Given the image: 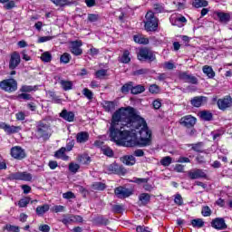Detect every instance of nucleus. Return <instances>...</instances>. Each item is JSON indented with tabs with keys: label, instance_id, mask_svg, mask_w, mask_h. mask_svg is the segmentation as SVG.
Here are the masks:
<instances>
[{
	"label": "nucleus",
	"instance_id": "f257e3e1",
	"mask_svg": "<svg viewBox=\"0 0 232 232\" xmlns=\"http://www.w3.org/2000/svg\"><path fill=\"white\" fill-rule=\"evenodd\" d=\"M111 140L125 148L151 146V130L132 107L116 111L109 129Z\"/></svg>",
	"mask_w": 232,
	"mask_h": 232
},
{
	"label": "nucleus",
	"instance_id": "f03ea898",
	"mask_svg": "<svg viewBox=\"0 0 232 232\" xmlns=\"http://www.w3.org/2000/svg\"><path fill=\"white\" fill-rule=\"evenodd\" d=\"M35 137L36 139H43V140H48L52 137V127L50 123L40 121L36 124L35 129Z\"/></svg>",
	"mask_w": 232,
	"mask_h": 232
},
{
	"label": "nucleus",
	"instance_id": "7ed1b4c3",
	"mask_svg": "<svg viewBox=\"0 0 232 232\" xmlns=\"http://www.w3.org/2000/svg\"><path fill=\"white\" fill-rule=\"evenodd\" d=\"M144 28L147 32H157L159 28V18L155 16L152 11L147 12L144 21Z\"/></svg>",
	"mask_w": 232,
	"mask_h": 232
},
{
	"label": "nucleus",
	"instance_id": "20e7f679",
	"mask_svg": "<svg viewBox=\"0 0 232 232\" xmlns=\"http://www.w3.org/2000/svg\"><path fill=\"white\" fill-rule=\"evenodd\" d=\"M0 88L7 93L17 92V81L13 78L3 80L0 82Z\"/></svg>",
	"mask_w": 232,
	"mask_h": 232
},
{
	"label": "nucleus",
	"instance_id": "39448f33",
	"mask_svg": "<svg viewBox=\"0 0 232 232\" xmlns=\"http://www.w3.org/2000/svg\"><path fill=\"white\" fill-rule=\"evenodd\" d=\"M138 59L139 61H148V63H153V61H157V56H155L153 51L148 48H142L138 53Z\"/></svg>",
	"mask_w": 232,
	"mask_h": 232
},
{
	"label": "nucleus",
	"instance_id": "423d86ee",
	"mask_svg": "<svg viewBox=\"0 0 232 232\" xmlns=\"http://www.w3.org/2000/svg\"><path fill=\"white\" fill-rule=\"evenodd\" d=\"M33 177L31 173H28L26 171L24 172H13L8 175L7 179L8 180H24L25 182H31Z\"/></svg>",
	"mask_w": 232,
	"mask_h": 232
},
{
	"label": "nucleus",
	"instance_id": "0eeeda50",
	"mask_svg": "<svg viewBox=\"0 0 232 232\" xmlns=\"http://www.w3.org/2000/svg\"><path fill=\"white\" fill-rule=\"evenodd\" d=\"M179 124L184 126V128H194L195 124H197V118L193 117L192 115L183 116L179 120Z\"/></svg>",
	"mask_w": 232,
	"mask_h": 232
},
{
	"label": "nucleus",
	"instance_id": "6e6552de",
	"mask_svg": "<svg viewBox=\"0 0 232 232\" xmlns=\"http://www.w3.org/2000/svg\"><path fill=\"white\" fill-rule=\"evenodd\" d=\"M150 178H133L130 179V182H133L134 184H144L143 189L145 191H153V185L149 184Z\"/></svg>",
	"mask_w": 232,
	"mask_h": 232
},
{
	"label": "nucleus",
	"instance_id": "1a4fd4ad",
	"mask_svg": "<svg viewBox=\"0 0 232 232\" xmlns=\"http://www.w3.org/2000/svg\"><path fill=\"white\" fill-rule=\"evenodd\" d=\"M211 227L214 229H218V231H222L224 229H227V224H226V220L224 218H216L211 221Z\"/></svg>",
	"mask_w": 232,
	"mask_h": 232
},
{
	"label": "nucleus",
	"instance_id": "9d476101",
	"mask_svg": "<svg viewBox=\"0 0 232 232\" xmlns=\"http://www.w3.org/2000/svg\"><path fill=\"white\" fill-rule=\"evenodd\" d=\"M114 193L118 198H128V197H131V195H133V191H131V189L124 187L116 188L114 189Z\"/></svg>",
	"mask_w": 232,
	"mask_h": 232
},
{
	"label": "nucleus",
	"instance_id": "9b49d317",
	"mask_svg": "<svg viewBox=\"0 0 232 232\" xmlns=\"http://www.w3.org/2000/svg\"><path fill=\"white\" fill-rule=\"evenodd\" d=\"M0 129L4 130V131H5V133H7V135H12L14 133H19L21 131V130H23L21 128V126H14V125L11 126L5 122L0 123Z\"/></svg>",
	"mask_w": 232,
	"mask_h": 232
},
{
	"label": "nucleus",
	"instance_id": "f8f14e48",
	"mask_svg": "<svg viewBox=\"0 0 232 232\" xmlns=\"http://www.w3.org/2000/svg\"><path fill=\"white\" fill-rule=\"evenodd\" d=\"M11 157H13V159H16L17 160H23V159L26 157V152H24L23 148L15 146L11 149Z\"/></svg>",
	"mask_w": 232,
	"mask_h": 232
},
{
	"label": "nucleus",
	"instance_id": "ddd939ff",
	"mask_svg": "<svg viewBox=\"0 0 232 232\" xmlns=\"http://www.w3.org/2000/svg\"><path fill=\"white\" fill-rule=\"evenodd\" d=\"M19 64H21V54L17 52H14L9 60V70H15Z\"/></svg>",
	"mask_w": 232,
	"mask_h": 232
},
{
	"label": "nucleus",
	"instance_id": "4468645a",
	"mask_svg": "<svg viewBox=\"0 0 232 232\" xmlns=\"http://www.w3.org/2000/svg\"><path fill=\"white\" fill-rule=\"evenodd\" d=\"M82 217L79 215H70L62 219L63 224L68 226V224H77L82 222Z\"/></svg>",
	"mask_w": 232,
	"mask_h": 232
},
{
	"label": "nucleus",
	"instance_id": "2eb2a0df",
	"mask_svg": "<svg viewBox=\"0 0 232 232\" xmlns=\"http://www.w3.org/2000/svg\"><path fill=\"white\" fill-rule=\"evenodd\" d=\"M188 175L189 179H191V180H197L198 179H208V174H206V172H204V170L200 169H196L192 171H188Z\"/></svg>",
	"mask_w": 232,
	"mask_h": 232
},
{
	"label": "nucleus",
	"instance_id": "dca6fc26",
	"mask_svg": "<svg viewBox=\"0 0 232 232\" xmlns=\"http://www.w3.org/2000/svg\"><path fill=\"white\" fill-rule=\"evenodd\" d=\"M107 170L109 173H115L116 175H126V169L115 163L109 165Z\"/></svg>",
	"mask_w": 232,
	"mask_h": 232
},
{
	"label": "nucleus",
	"instance_id": "f3484780",
	"mask_svg": "<svg viewBox=\"0 0 232 232\" xmlns=\"http://www.w3.org/2000/svg\"><path fill=\"white\" fill-rule=\"evenodd\" d=\"M81 46H82V42L81 40L71 42V53H72L73 55H82V49H81Z\"/></svg>",
	"mask_w": 232,
	"mask_h": 232
},
{
	"label": "nucleus",
	"instance_id": "a211bd4d",
	"mask_svg": "<svg viewBox=\"0 0 232 232\" xmlns=\"http://www.w3.org/2000/svg\"><path fill=\"white\" fill-rule=\"evenodd\" d=\"M218 106L219 108V110H222L223 111L225 110H227V108H231L232 106V98L231 96L223 98V99H219L218 101Z\"/></svg>",
	"mask_w": 232,
	"mask_h": 232
},
{
	"label": "nucleus",
	"instance_id": "6ab92c4d",
	"mask_svg": "<svg viewBox=\"0 0 232 232\" xmlns=\"http://www.w3.org/2000/svg\"><path fill=\"white\" fill-rule=\"evenodd\" d=\"M179 79L190 84H198V79L192 74H188V72L179 73Z\"/></svg>",
	"mask_w": 232,
	"mask_h": 232
},
{
	"label": "nucleus",
	"instance_id": "aec40b11",
	"mask_svg": "<svg viewBox=\"0 0 232 232\" xmlns=\"http://www.w3.org/2000/svg\"><path fill=\"white\" fill-rule=\"evenodd\" d=\"M204 102H208V97L205 96H196L191 99L190 104L194 106V108H200Z\"/></svg>",
	"mask_w": 232,
	"mask_h": 232
},
{
	"label": "nucleus",
	"instance_id": "412c9836",
	"mask_svg": "<svg viewBox=\"0 0 232 232\" xmlns=\"http://www.w3.org/2000/svg\"><path fill=\"white\" fill-rule=\"evenodd\" d=\"M60 117H62V119L64 121H67V122H73L75 119V113H73V111H68L66 109H63L60 113Z\"/></svg>",
	"mask_w": 232,
	"mask_h": 232
},
{
	"label": "nucleus",
	"instance_id": "4be33fe9",
	"mask_svg": "<svg viewBox=\"0 0 232 232\" xmlns=\"http://www.w3.org/2000/svg\"><path fill=\"white\" fill-rule=\"evenodd\" d=\"M90 140V134L87 131H81L76 134V142L84 144Z\"/></svg>",
	"mask_w": 232,
	"mask_h": 232
},
{
	"label": "nucleus",
	"instance_id": "5701e85b",
	"mask_svg": "<svg viewBox=\"0 0 232 232\" xmlns=\"http://www.w3.org/2000/svg\"><path fill=\"white\" fill-rule=\"evenodd\" d=\"M215 15L219 19L220 23H229L231 21V14L224 12H215Z\"/></svg>",
	"mask_w": 232,
	"mask_h": 232
},
{
	"label": "nucleus",
	"instance_id": "b1692460",
	"mask_svg": "<svg viewBox=\"0 0 232 232\" xmlns=\"http://www.w3.org/2000/svg\"><path fill=\"white\" fill-rule=\"evenodd\" d=\"M93 223L95 226H108V224H110V219L104 216H98L93 218Z\"/></svg>",
	"mask_w": 232,
	"mask_h": 232
},
{
	"label": "nucleus",
	"instance_id": "393cba45",
	"mask_svg": "<svg viewBox=\"0 0 232 232\" xmlns=\"http://www.w3.org/2000/svg\"><path fill=\"white\" fill-rule=\"evenodd\" d=\"M188 146L191 147V150L193 151H196V153H204V142L199 141L198 143H192Z\"/></svg>",
	"mask_w": 232,
	"mask_h": 232
},
{
	"label": "nucleus",
	"instance_id": "a878e982",
	"mask_svg": "<svg viewBox=\"0 0 232 232\" xmlns=\"http://www.w3.org/2000/svg\"><path fill=\"white\" fill-rule=\"evenodd\" d=\"M139 200L141 203V206H148L151 200V196L148 193H141L139 196Z\"/></svg>",
	"mask_w": 232,
	"mask_h": 232
},
{
	"label": "nucleus",
	"instance_id": "bb28decb",
	"mask_svg": "<svg viewBox=\"0 0 232 232\" xmlns=\"http://www.w3.org/2000/svg\"><path fill=\"white\" fill-rule=\"evenodd\" d=\"M203 73L208 77V79H213L215 77V71L213 67L209 65H204L202 68Z\"/></svg>",
	"mask_w": 232,
	"mask_h": 232
},
{
	"label": "nucleus",
	"instance_id": "cd10ccee",
	"mask_svg": "<svg viewBox=\"0 0 232 232\" xmlns=\"http://www.w3.org/2000/svg\"><path fill=\"white\" fill-rule=\"evenodd\" d=\"M122 162L126 166H134L135 162H137V160L135 159V156H133V155L124 156L122 158Z\"/></svg>",
	"mask_w": 232,
	"mask_h": 232
},
{
	"label": "nucleus",
	"instance_id": "c85d7f7f",
	"mask_svg": "<svg viewBox=\"0 0 232 232\" xmlns=\"http://www.w3.org/2000/svg\"><path fill=\"white\" fill-rule=\"evenodd\" d=\"M132 88H133V82H129L125 84H123L121 88V93H123L124 95H128V93H131L132 92Z\"/></svg>",
	"mask_w": 232,
	"mask_h": 232
},
{
	"label": "nucleus",
	"instance_id": "c756f323",
	"mask_svg": "<svg viewBox=\"0 0 232 232\" xmlns=\"http://www.w3.org/2000/svg\"><path fill=\"white\" fill-rule=\"evenodd\" d=\"M47 211H50V205L48 204H44L36 208V215H38V217H43V215L47 213Z\"/></svg>",
	"mask_w": 232,
	"mask_h": 232
},
{
	"label": "nucleus",
	"instance_id": "7c9ffc66",
	"mask_svg": "<svg viewBox=\"0 0 232 232\" xmlns=\"http://www.w3.org/2000/svg\"><path fill=\"white\" fill-rule=\"evenodd\" d=\"M199 117L202 121H213V113H211L209 111H200Z\"/></svg>",
	"mask_w": 232,
	"mask_h": 232
},
{
	"label": "nucleus",
	"instance_id": "2f4dec72",
	"mask_svg": "<svg viewBox=\"0 0 232 232\" xmlns=\"http://www.w3.org/2000/svg\"><path fill=\"white\" fill-rule=\"evenodd\" d=\"M20 92L21 93H31V92H37V85H22Z\"/></svg>",
	"mask_w": 232,
	"mask_h": 232
},
{
	"label": "nucleus",
	"instance_id": "473e14b6",
	"mask_svg": "<svg viewBox=\"0 0 232 232\" xmlns=\"http://www.w3.org/2000/svg\"><path fill=\"white\" fill-rule=\"evenodd\" d=\"M209 3L207 0H194L192 6L195 8H206Z\"/></svg>",
	"mask_w": 232,
	"mask_h": 232
},
{
	"label": "nucleus",
	"instance_id": "72a5a7b5",
	"mask_svg": "<svg viewBox=\"0 0 232 232\" xmlns=\"http://www.w3.org/2000/svg\"><path fill=\"white\" fill-rule=\"evenodd\" d=\"M143 92H146V88L142 85H136L135 83H132V95H139V93H143Z\"/></svg>",
	"mask_w": 232,
	"mask_h": 232
},
{
	"label": "nucleus",
	"instance_id": "f704fd0d",
	"mask_svg": "<svg viewBox=\"0 0 232 232\" xmlns=\"http://www.w3.org/2000/svg\"><path fill=\"white\" fill-rule=\"evenodd\" d=\"M102 106L105 111H113L115 110V102H103Z\"/></svg>",
	"mask_w": 232,
	"mask_h": 232
},
{
	"label": "nucleus",
	"instance_id": "c9c22d12",
	"mask_svg": "<svg viewBox=\"0 0 232 232\" xmlns=\"http://www.w3.org/2000/svg\"><path fill=\"white\" fill-rule=\"evenodd\" d=\"M92 189H94L95 191H104L105 188H106V184L102 183V182H94L92 185Z\"/></svg>",
	"mask_w": 232,
	"mask_h": 232
},
{
	"label": "nucleus",
	"instance_id": "e433bc0d",
	"mask_svg": "<svg viewBox=\"0 0 232 232\" xmlns=\"http://www.w3.org/2000/svg\"><path fill=\"white\" fill-rule=\"evenodd\" d=\"M134 41L138 43V44H149L150 40L148 38L139 36V35H134L133 37Z\"/></svg>",
	"mask_w": 232,
	"mask_h": 232
},
{
	"label": "nucleus",
	"instance_id": "4c0bfd02",
	"mask_svg": "<svg viewBox=\"0 0 232 232\" xmlns=\"http://www.w3.org/2000/svg\"><path fill=\"white\" fill-rule=\"evenodd\" d=\"M71 60H72V55L68 53H64L60 57V63H62L63 64H68V63H70Z\"/></svg>",
	"mask_w": 232,
	"mask_h": 232
},
{
	"label": "nucleus",
	"instance_id": "58836bf2",
	"mask_svg": "<svg viewBox=\"0 0 232 232\" xmlns=\"http://www.w3.org/2000/svg\"><path fill=\"white\" fill-rule=\"evenodd\" d=\"M120 61L123 64H128V63H130V61H131V58H130V51H128V50L124 51Z\"/></svg>",
	"mask_w": 232,
	"mask_h": 232
},
{
	"label": "nucleus",
	"instance_id": "ea45409f",
	"mask_svg": "<svg viewBox=\"0 0 232 232\" xmlns=\"http://www.w3.org/2000/svg\"><path fill=\"white\" fill-rule=\"evenodd\" d=\"M191 224L193 227H198V229H200V227L204 226V220L202 218L192 219Z\"/></svg>",
	"mask_w": 232,
	"mask_h": 232
},
{
	"label": "nucleus",
	"instance_id": "a19ab883",
	"mask_svg": "<svg viewBox=\"0 0 232 232\" xmlns=\"http://www.w3.org/2000/svg\"><path fill=\"white\" fill-rule=\"evenodd\" d=\"M60 84L62 85V88L65 91L68 92V90H72V86H73V84L72 83V82H68V81H64L62 80L60 82Z\"/></svg>",
	"mask_w": 232,
	"mask_h": 232
},
{
	"label": "nucleus",
	"instance_id": "79ce46f5",
	"mask_svg": "<svg viewBox=\"0 0 232 232\" xmlns=\"http://www.w3.org/2000/svg\"><path fill=\"white\" fill-rule=\"evenodd\" d=\"M171 162H173V160L169 156H166L160 160L161 166H165V168L169 166Z\"/></svg>",
	"mask_w": 232,
	"mask_h": 232
},
{
	"label": "nucleus",
	"instance_id": "37998d69",
	"mask_svg": "<svg viewBox=\"0 0 232 232\" xmlns=\"http://www.w3.org/2000/svg\"><path fill=\"white\" fill-rule=\"evenodd\" d=\"M41 60L44 63H50L52 61V53H50V52H44L41 55Z\"/></svg>",
	"mask_w": 232,
	"mask_h": 232
},
{
	"label": "nucleus",
	"instance_id": "c03bdc74",
	"mask_svg": "<svg viewBox=\"0 0 232 232\" xmlns=\"http://www.w3.org/2000/svg\"><path fill=\"white\" fill-rule=\"evenodd\" d=\"M47 95L52 99L53 102H56L57 104L61 102V99H59V97L57 96V94H55V92L49 91L47 92Z\"/></svg>",
	"mask_w": 232,
	"mask_h": 232
},
{
	"label": "nucleus",
	"instance_id": "a18cd8bd",
	"mask_svg": "<svg viewBox=\"0 0 232 232\" xmlns=\"http://www.w3.org/2000/svg\"><path fill=\"white\" fill-rule=\"evenodd\" d=\"M80 169H81V166L77 163L69 164V170L71 171V173H77Z\"/></svg>",
	"mask_w": 232,
	"mask_h": 232
},
{
	"label": "nucleus",
	"instance_id": "49530a36",
	"mask_svg": "<svg viewBox=\"0 0 232 232\" xmlns=\"http://www.w3.org/2000/svg\"><path fill=\"white\" fill-rule=\"evenodd\" d=\"M18 99H23V101H34L32 94L27 92H22L21 94H18Z\"/></svg>",
	"mask_w": 232,
	"mask_h": 232
},
{
	"label": "nucleus",
	"instance_id": "de8ad7c7",
	"mask_svg": "<svg viewBox=\"0 0 232 232\" xmlns=\"http://www.w3.org/2000/svg\"><path fill=\"white\" fill-rule=\"evenodd\" d=\"M54 5L57 6H66L71 5L70 1L68 0H51Z\"/></svg>",
	"mask_w": 232,
	"mask_h": 232
},
{
	"label": "nucleus",
	"instance_id": "09e8293b",
	"mask_svg": "<svg viewBox=\"0 0 232 232\" xmlns=\"http://www.w3.org/2000/svg\"><path fill=\"white\" fill-rule=\"evenodd\" d=\"M30 204V198H24L19 200L18 206L19 208H26Z\"/></svg>",
	"mask_w": 232,
	"mask_h": 232
},
{
	"label": "nucleus",
	"instance_id": "8fccbe9b",
	"mask_svg": "<svg viewBox=\"0 0 232 232\" xmlns=\"http://www.w3.org/2000/svg\"><path fill=\"white\" fill-rule=\"evenodd\" d=\"M108 73V71L105 70V69H101V70H98L96 72H95V76L97 79H102V77H106Z\"/></svg>",
	"mask_w": 232,
	"mask_h": 232
},
{
	"label": "nucleus",
	"instance_id": "3c124183",
	"mask_svg": "<svg viewBox=\"0 0 232 232\" xmlns=\"http://www.w3.org/2000/svg\"><path fill=\"white\" fill-rule=\"evenodd\" d=\"M211 135L213 137V140H218L222 135H224V130H215L211 132Z\"/></svg>",
	"mask_w": 232,
	"mask_h": 232
},
{
	"label": "nucleus",
	"instance_id": "603ef678",
	"mask_svg": "<svg viewBox=\"0 0 232 232\" xmlns=\"http://www.w3.org/2000/svg\"><path fill=\"white\" fill-rule=\"evenodd\" d=\"M64 153H66V148L62 147L55 152L54 157H56V159H61L62 157H64Z\"/></svg>",
	"mask_w": 232,
	"mask_h": 232
},
{
	"label": "nucleus",
	"instance_id": "864d4df0",
	"mask_svg": "<svg viewBox=\"0 0 232 232\" xmlns=\"http://www.w3.org/2000/svg\"><path fill=\"white\" fill-rule=\"evenodd\" d=\"M78 160L81 164H88V162L91 160V158L88 155H82L79 157Z\"/></svg>",
	"mask_w": 232,
	"mask_h": 232
},
{
	"label": "nucleus",
	"instance_id": "5fc2aeb1",
	"mask_svg": "<svg viewBox=\"0 0 232 232\" xmlns=\"http://www.w3.org/2000/svg\"><path fill=\"white\" fill-rule=\"evenodd\" d=\"M88 21L90 23H97V21H99V14H88Z\"/></svg>",
	"mask_w": 232,
	"mask_h": 232
},
{
	"label": "nucleus",
	"instance_id": "6e6d98bb",
	"mask_svg": "<svg viewBox=\"0 0 232 232\" xmlns=\"http://www.w3.org/2000/svg\"><path fill=\"white\" fill-rule=\"evenodd\" d=\"M201 214L203 217H211V208L209 207L206 206L202 208Z\"/></svg>",
	"mask_w": 232,
	"mask_h": 232
},
{
	"label": "nucleus",
	"instance_id": "4d7b16f0",
	"mask_svg": "<svg viewBox=\"0 0 232 232\" xmlns=\"http://www.w3.org/2000/svg\"><path fill=\"white\" fill-rule=\"evenodd\" d=\"M83 95L89 99V101H92L93 99V92L90 91V89L85 88L83 89Z\"/></svg>",
	"mask_w": 232,
	"mask_h": 232
},
{
	"label": "nucleus",
	"instance_id": "13d9d810",
	"mask_svg": "<svg viewBox=\"0 0 232 232\" xmlns=\"http://www.w3.org/2000/svg\"><path fill=\"white\" fill-rule=\"evenodd\" d=\"M146 73H150L149 69H139L134 71L133 75H146Z\"/></svg>",
	"mask_w": 232,
	"mask_h": 232
},
{
	"label": "nucleus",
	"instance_id": "bf43d9fd",
	"mask_svg": "<svg viewBox=\"0 0 232 232\" xmlns=\"http://www.w3.org/2000/svg\"><path fill=\"white\" fill-rule=\"evenodd\" d=\"M73 146H75V140H68L65 149L67 150V151H72V150H73Z\"/></svg>",
	"mask_w": 232,
	"mask_h": 232
},
{
	"label": "nucleus",
	"instance_id": "052dcab7",
	"mask_svg": "<svg viewBox=\"0 0 232 232\" xmlns=\"http://www.w3.org/2000/svg\"><path fill=\"white\" fill-rule=\"evenodd\" d=\"M121 211H124V208L121 205L112 206V213H121Z\"/></svg>",
	"mask_w": 232,
	"mask_h": 232
},
{
	"label": "nucleus",
	"instance_id": "680f3d73",
	"mask_svg": "<svg viewBox=\"0 0 232 232\" xmlns=\"http://www.w3.org/2000/svg\"><path fill=\"white\" fill-rule=\"evenodd\" d=\"M159 86L157 84H152L149 87V92L150 93H159Z\"/></svg>",
	"mask_w": 232,
	"mask_h": 232
},
{
	"label": "nucleus",
	"instance_id": "e2e57ef3",
	"mask_svg": "<svg viewBox=\"0 0 232 232\" xmlns=\"http://www.w3.org/2000/svg\"><path fill=\"white\" fill-rule=\"evenodd\" d=\"M145 153L144 150L140 149H137L133 151V157H144Z\"/></svg>",
	"mask_w": 232,
	"mask_h": 232
},
{
	"label": "nucleus",
	"instance_id": "0e129e2a",
	"mask_svg": "<svg viewBox=\"0 0 232 232\" xmlns=\"http://www.w3.org/2000/svg\"><path fill=\"white\" fill-rule=\"evenodd\" d=\"M102 151L103 155H106L107 157H111L113 155V150L109 147L103 149Z\"/></svg>",
	"mask_w": 232,
	"mask_h": 232
},
{
	"label": "nucleus",
	"instance_id": "69168bd1",
	"mask_svg": "<svg viewBox=\"0 0 232 232\" xmlns=\"http://www.w3.org/2000/svg\"><path fill=\"white\" fill-rule=\"evenodd\" d=\"M15 117L16 121H24V119H26V114H24V112L23 111H20L15 114Z\"/></svg>",
	"mask_w": 232,
	"mask_h": 232
},
{
	"label": "nucleus",
	"instance_id": "338daca9",
	"mask_svg": "<svg viewBox=\"0 0 232 232\" xmlns=\"http://www.w3.org/2000/svg\"><path fill=\"white\" fill-rule=\"evenodd\" d=\"M6 229L7 231H11V232H19V227H15L12 225H7Z\"/></svg>",
	"mask_w": 232,
	"mask_h": 232
},
{
	"label": "nucleus",
	"instance_id": "774afa93",
	"mask_svg": "<svg viewBox=\"0 0 232 232\" xmlns=\"http://www.w3.org/2000/svg\"><path fill=\"white\" fill-rule=\"evenodd\" d=\"M38 229H39V231H42V232H50V226H48V225H40Z\"/></svg>",
	"mask_w": 232,
	"mask_h": 232
}]
</instances>
